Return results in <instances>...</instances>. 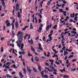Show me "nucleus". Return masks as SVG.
<instances>
[{
    "label": "nucleus",
    "instance_id": "393cba45",
    "mask_svg": "<svg viewBox=\"0 0 78 78\" xmlns=\"http://www.w3.org/2000/svg\"><path fill=\"white\" fill-rule=\"evenodd\" d=\"M69 77V76H66V75H65L63 76L64 78H68Z\"/></svg>",
    "mask_w": 78,
    "mask_h": 78
},
{
    "label": "nucleus",
    "instance_id": "c756f323",
    "mask_svg": "<svg viewBox=\"0 0 78 78\" xmlns=\"http://www.w3.org/2000/svg\"><path fill=\"white\" fill-rule=\"evenodd\" d=\"M59 12H62L63 13V9H59Z\"/></svg>",
    "mask_w": 78,
    "mask_h": 78
},
{
    "label": "nucleus",
    "instance_id": "774afa93",
    "mask_svg": "<svg viewBox=\"0 0 78 78\" xmlns=\"http://www.w3.org/2000/svg\"><path fill=\"white\" fill-rule=\"evenodd\" d=\"M75 70H76V69H72L71 70V71H75Z\"/></svg>",
    "mask_w": 78,
    "mask_h": 78
},
{
    "label": "nucleus",
    "instance_id": "ddd939ff",
    "mask_svg": "<svg viewBox=\"0 0 78 78\" xmlns=\"http://www.w3.org/2000/svg\"><path fill=\"white\" fill-rule=\"evenodd\" d=\"M31 50L33 52H35V50L34 49V48H33V46H31Z\"/></svg>",
    "mask_w": 78,
    "mask_h": 78
},
{
    "label": "nucleus",
    "instance_id": "09e8293b",
    "mask_svg": "<svg viewBox=\"0 0 78 78\" xmlns=\"http://www.w3.org/2000/svg\"><path fill=\"white\" fill-rule=\"evenodd\" d=\"M50 3H51V2H49V1L48 2L47 4V5H50Z\"/></svg>",
    "mask_w": 78,
    "mask_h": 78
},
{
    "label": "nucleus",
    "instance_id": "0e129e2a",
    "mask_svg": "<svg viewBox=\"0 0 78 78\" xmlns=\"http://www.w3.org/2000/svg\"><path fill=\"white\" fill-rule=\"evenodd\" d=\"M66 11H69V8L67 7L66 8Z\"/></svg>",
    "mask_w": 78,
    "mask_h": 78
},
{
    "label": "nucleus",
    "instance_id": "c9c22d12",
    "mask_svg": "<svg viewBox=\"0 0 78 78\" xmlns=\"http://www.w3.org/2000/svg\"><path fill=\"white\" fill-rule=\"evenodd\" d=\"M19 8V7H16V9L17 11H18Z\"/></svg>",
    "mask_w": 78,
    "mask_h": 78
},
{
    "label": "nucleus",
    "instance_id": "a211bd4d",
    "mask_svg": "<svg viewBox=\"0 0 78 78\" xmlns=\"http://www.w3.org/2000/svg\"><path fill=\"white\" fill-rule=\"evenodd\" d=\"M28 27V26H27L25 27L24 28H23V31H25V30H26V29H27V28Z\"/></svg>",
    "mask_w": 78,
    "mask_h": 78
},
{
    "label": "nucleus",
    "instance_id": "c03bdc74",
    "mask_svg": "<svg viewBox=\"0 0 78 78\" xmlns=\"http://www.w3.org/2000/svg\"><path fill=\"white\" fill-rule=\"evenodd\" d=\"M63 3L64 4H66V3H67V2H66L65 1H63Z\"/></svg>",
    "mask_w": 78,
    "mask_h": 78
},
{
    "label": "nucleus",
    "instance_id": "ea45409f",
    "mask_svg": "<svg viewBox=\"0 0 78 78\" xmlns=\"http://www.w3.org/2000/svg\"><path fill=\"white\" fill-rule=\"evenodd\" d=\"M5 67L6 69H10V67L9 66L6 67V66H5Z\"/></svg>",
    "mask_w": 78,
    "mask_h": 78
},
{
    "label": "nucleus",
    "instance_id": "2f4dec72",
    "mask_svg": "<svg viewBox=\"0 0 78 78\" xmlns=\"http://www.w3.org/2000/svg\"><path fill=\"white\" fill-rule=\"evenodd\" d=\"M39 48L41 51H43V49H42V48L41 47H39Z\"/></svg>",
    "mask_w": 78,
    "mask_h": 78
},
{
    "label": "nucleus",
    "instance_id": "f03ea898",
    "mask_svg": "<svg viewBox=\"0 0 78 78\" xmlns=\"http://www.w3.org/2000/svg\"><path fill=\"white\" fill-rule=\"evenodd\" d=\"M20 40H19V41H17L16 42V43L17 44L18 47L19 48H20V44H21V43H22V42H20ZM19 41L20 42H19Z\"/></svg>",
    "mask_w": 78,
    "mask_h": 78
},
{
    "label": "nucleus",
    "instance_id": "4468645a",
    "mask_svg": "<svg viewBox=\"0 0 78 78\" xmlns=\"http://www.w3.org/2000/svg\"><path fill=\"white\" fill-rule=\"evenodd\" d=\"M27 36H28V40L29 39H30V37H31V36H30V34H29V35L28 34H26V37H27Z\"/></svg>",
    "mask_w": 78,
    "mask_h": 78
},
{
    "label": "nucleus",
    "instance_id": "dca6fc26",
    "mask_svg": "<svg viewBox=\"0 0 78 78\" xmlns=\"http://www.w3.org/2000/svg\"><path fill=\"white\" fill-rule=\"evenodd\" d=\"M2 6L4 7H5V1H3L2 2Z\"/></svg>",
    "mask_w": 78,
    "mask_h": 78
},
{
    "label": "nucleus",
    "instance_id": "e433bc0d",
    "mask_svg": "<svg viewBox=\"0 0 78 78\" xmlns=\"http://www.w3.org/2000/svg\"><path fill=\"white\" fill-rule=\"evenodd\" d=\"M10 47H13V48H14V44H10Z\"/></svg>",
    "mask_w": 78,
    "mask_h": 78
},
{
    "label": "nucleus",
    "instance_id": "1a4fd4ad",
    "mask_svg": "<svg viewBox=\"0 0 78 78\" xmlns=\"http://www.w3.org/2000/svg\"><path fill=\"white\" fill-rule=\"evenodd\" d=\"M22 46L21 48V49L22 50H23V46H24V44H23L22 43V44H21L20 46Z\"/></svg>",
    "mask_w": 78,
    "mask_h": 78
},
{
    "label": "nucleus",
    "instance_id": "338daca9",
    "mask_svg": "<svg viewBox=\"0 0 78 78\" xmlns=\"http://www.w3.org/2000/svg\"><path fill=\"white\" fill-rule=\"evenodd\" d=\"M19 58H21V59H22V55H21L20 56H19Z\"/></svg>",
    "mask_w": 78,
    "mask_h": 78
},
{
    "label": "nucleus",
    "instance_id": "39448f33",
    "mask_svg": "<svg viewBox=\"0 0 78 78\" xmlns=\"http://www.w3.org/2000/svg\"><path fill=\"white\" fill-rule=\"evenodd\" d=\"M44 1H42L41 2H41H40L39 7V8H40V7H41V8H42V4H43V3H44Z\"/></svg>",
    "mask_w": 78,
    "mask_h": 78
},
{
    "label": "nucleus",
    "instance_id": "5701e85b",
    "mask_svg": "<svg viewBox=\"0 0 78 78\" xmlns=\"http://www.w3.org/2000/svg\"><path fill=\"white\" fill-rule=\"evenodd\" d=\"M23 70L24 71V74H25V75H26L27 74V72H26V70L25 69H23Z\"/></svg>",
    "mask_w": 78,
    "mask_h": 78
},
{
    "label": "nucleus",
    "instance_id": "f8f14e48",
    "mask_svg": "<svg viewBox=\"0 0 78 78\" xmlns=\"http://www.w3.org/2000/svg\"><path fill=\"white\" fill-rule=\"evenodd\" d=\"M6 76L8 78H12V76L9 74H7Z\"/></svg>",
    "mask_w": 78,
    "mask_h": 78
},
{
    "label": "nucleus",
    "instance_id": "4be33fe9",
    "mask_svg": "<svg viewBox=\"0 0 78 78\" xmlns=\"http://www.w3.org/2000/svg\"><path fill=\"white\" fill-rule=\"evenodd\" d=\"M19 75L22 76V77H23V76L22 75V72L21 71L20 73H19Z\"/></svg>",
    "mask_w": 78,
    "mask_h": 78
},
{
    "label": "nucleus",
    "instance_id": "7ed1b4c3",
    "mask_svg": "<svg viewBox=\"0 0 78 78\" xmlns=\"http://www.w3.org/2000/svg\"><path fill=\"white\" fill-rule=\"evenodd\" d=\"M21 51H22V52H21V51H20L19 52V54L20 55H22V54H25V51H24V49H23L21 50Z\"/></svg>",
    "mask_w": 78,
    "mask_h": 78
},
{
    "label": "nucleus",
    "instance_id": "bb28decb",
    "mask_svg": "<svg viewBox=\"0 0 78 78\" xmlns=\"http://www.w3.org/2000/svg\"><path fill=\"white\" fill-rule=\"evenodd\" d=\"M27 55H28V56H32V55L30 54V52H28Z\"/></svg>",
    "mask_w": 78,
    "mask_h": 78
},
{
    "label": "nucleus",
    "instance_id": "412c9836",
    "mask_svg": "<svg viewBox=\"0 0 78 78\" xmlns=\"http://www.w3.org/2000/svg\"><path fill=\"white\" fill-rule=\"evenodd\" d=\"M11 26V24L9 22H8L7 24V27H9Z\"/></svg>",
    "mask_w": 78,
    "mask_h": 78
},
{
    "label": "nucleus",
    "instance_id": "3c124183",
    "mask_svg": "<svg viewBox=\"0 0 78 78\" xmlns=\"http://www.w3.org/2000/svg\"><path fill=\"white\" fill-rule=\"evenodd\" d=\"M3 47H1V52H3Z\"/></svg>",
    "mask_w": 78,
    "mask_h": 78
},
{
    "label": "nucleus",
    "instance_id": "f257e3e1",
    "mask_svg": "<svg viewBox=\"0 0 78 78\" xmlns=\"http://www.w3.org/2000/svg\"><path fill=\"white\" fill-rule=\"evenodd\" d=\"M17 36L18 37V40H20V42H22V41H23V34H21L19 36L18 35Z\"/></svg>",
    "mask_w": 78,
    "mask_h": 78
},
{
    "label": "nucleus",
    "instance_id": "20e7f679",
    "mask_svg": "<svg viewBox=\"0 0 78 78\" xmlns=\"http://www.w3.org/2000/svg\"><path fill=\"white\" fill-rule=\"evenodd\" d=\"M27 71L29 72V73L30 74V73H31V70L30 69V67H29V66L27 67Z\"/></svg>",
    "mask_w": 78,
    "mask_h": 78
},
{
    "label": "nucleus",
    "instance_id": "680f3d73",
    "mask_svg": "<svg viewBox=\"0 0 78 78\" xmlns=\"http://www.w3.org/2000/svg\"><path fill=\"white\" fill-rule=\"evenodd\" d=\"M53 74H54V75H56V74H57V73L56 72H54L53 73Z\"/></svg>",
    "mask_w": 78,
    "mask_h": 78
},
{
    "label": "nucleus",
    "instance_id": "f704fd0d",
    "mask_svg": "<svg viewBox=\"0 0 78 78\" xmlns=\"http://www.w3.org/2000/svg\"><path fill=\"white\" fill-rule=\"evenodd\" d=\"M52 36V34H49L48 35V37H51Z\"/></svg>",
    "mask_w": 78,
    "mask_h": 78
},
{
    "label": "nucleus",
    "instance_id": "bf43d9fd",
    "mask_svg": "<svg viewBox=\"0 0 78 78\" xmlns=\"http://www.w3.org/2000/svg\"><path fill=\"white\" fill-rule=\"evenodd\" d=\"M6 57V55H5V54L3 56V58H5Z\"/></svg>",
    "mask_w": 78,
    "mask_h": 78
},
{
    "label": "nucleus",
    "instance_id": "72a5a7b5",
    "mask_svg": "<svg viewBox=\"0 0 78 78\" xmlns=\"http://www.w3.org/2000/svg\"><path fill=\"white\" fill-rule=\"evenodd\" d=\"M56 27H57V25H55L53 27V28H54V29H55V30H56Z\"/></svg>",
    "mask_w": 78,
    "mask_h": 78
},
{
    "label": "nucleus",
    "instance_id": "0eeeda50",
    "mask_svg": "<svg viewBox=\"0 0 78 78\" xmlns=\"http://www.w3.org/2000/svg\"><path fill=\"white\" fill-rule=\"evenodd\" d=\"M42 27H39V30H37L38 32H39V33H41V31H42Z\"/></svg>",
    "mask_w": 78,
    "mask_h": 78
},
{
    "label": "nucleus",
    "instance_id": "de8ad7c7",
    "mask_svg": "<svg viewBox=\"0 0 78 78\" xmlns=\"http://www.w3.org/2000/svg\"><path fill=\"white\" fill-rule=\"evenodd\" d=\"M14 51H15V49H13V51H12V53H13V54H15V53H16L14 52Z\"/></svg>",
    "mask_w": 78,
    "mask_h": 78
},
{
    "label": "nucleus",
    "instance_id": "e2e57ef3",
    "mask_svg": "<svg viewBox=\"0 0 78 78\" xmlns=\"http://www.w3.org/2000/svg\"><path fill=\"white\" fill-rule=\"evenodd\" d=\"M21 61L23 62H25V59H22H22H21Z\"/></svg>",
    "mask_w": 78,
    "mask_h": 78
},
{
    "label": "nucleus",
    "instance_id": "f3484780",
    "mask_svg": "<svg viewBox=\"0 0 78 78\" xmlns=\"http://www.w3.org/2000/svg\"><path fill=\"white\" fill-rule=\"evenodd\" d=\"M20 12H19L18 13V17L19 19L20 18Z\"/></svg>",
    "mask_w": 78,
    "mask_h": 78
},
{
    "label": "nucleus",
    "instance_id": "7c9ffc66",
    "mask_svg": "<svg viewBox=\"0 0 78 78\" xmlns=\"http://www.w3.org/2000/svg\"><path fill=\"white\" fill-rule=\"evenodd\" d=\"M42 68V67L41 66H39L38 67V69L39 70L40 72H41V68Z\"/></svg>",
    "mask_w": 78,
    "mask_h": 78
},
{
    "label": "nucleus",
    "instance_id": "a18cd8bd",
    "mask_svg": "<svg viewBox=\"0 0 78 78\" xmlns=\"http://www.w3.org/2000/svg\"><path fill=\"white\" fill-rule=\"evenodd\" d=\"M73 21V20H72V19H70L69 22H72Z\"/></svg>",
    "mask_w": 78,
    "mask_h": 78
},
{
    "label": "nucleus",
    "instance_id": "864d4df0",
    "mask_svg": "<svg viewBox=\"0 0 78 78\" xmlns=\"http://www.w3.org/2000/svg\"><path fill=\"white\" fill-rule=\"evenodd\" d=\"M5 39V37H2L1 38V41H3V39Z\"/></svg>",
    "mask_w": 78,
    "mask_h": 78
},
{
    "label": "nucleus",
    "instance_id": "6e6d98bb",
    "mask_svg": "<svg viewBox=\"0 0 78 78\" xmlns=\"http://www.w3.org/2000/svg\"><path fill=\"white\" fill-rule=\"evenodd\" d=\"M16 7H19V3H17L16 4Z\"/></svg>",
    "mask_w": 78,
    "mask_h": 78
},
{
    "label": "nucleus",
    "instance_id": "a19ab883",
    "mask_svg": "<svg viewBox=\"0 0 78 78\" xmlns=\"http://www.w3.org/2000/svg\"><path fill=\"white\" fill-rule=\"evenodd\" d=\"M38 45L39 47H42V45H41V44L40 43H38Z\"/></svg>",
    "mask_w": 78,
    "mask_h": 78
},
{
    "label": "nucleus",
    "instance_id": "8fccbe9b",
    "mask_svg": "<svg viewBox=\"0 0 78 78\" xmlns=\"http://www.w3.org/2000/svg\"><path fill=\"white\" fill-rule=\"evenodd\" d=\"M3 27V30H6V27H5V26H4Z\"/></svg>",
    "mask_w": 78,
    "mask_h": 78
},
{
    "label": "nucleus",
    "instance_id": "603ef678",
    "mask_svg": "<svg viewBox=\"0 0 78 78\" xmlns=\"http://www.w3.org/2000/svg\"><path fill=\"white\" fill-rule=\"evenodd\" d=\"M45 64L46 66H49V64H48L47 62Z\"/></svg>",
    "mask_w": 78,
    "mask_h": 78
},
{
    "label": "nucleus",
    "instance_id": "b1692460",
    "mask_svg": "<svg viewBox=\"0 0 78 78\" xmlns=\"http://www.w3.org/2000/svg\"><path fill=\"white\" fill-rule=\"evenodd\" d=\"M77 19H78V17H75L74 18V20H75V21H78V20H77Z\"/></svg>",
    "mask_w": 78,
    "mask_h": 78
},
{
    "label": "nucleus",
    "instance_id": "473e14b6",
    "mask_svg": "<svg viewBox=\"0 0 78 78\" xmlns=\"http://www.w3.org/2000/svg\"><path fill=\"white\" fill-rule=\"evenodd\" d=\"M50 25L49 26V25H48V27L49 28V27L50 28H51V27H52V24H51V23H50Z\"/></svg>",
    "mask_w": 78,
    "mask_h": 78
},
{
    "label": "nucleus",
    "instance_id": "9b49d317",
    "mask_svg": "<svg viewBox=\"0 0 78 78\" xmlns=\"http://www.w3.org/2000/svg\"><path fill=\"white\" fill-rule=\"evenodd\" d=\"M35 60L37 62H39V58H38V57L37 56L35 57Z\"/></svg>",
    "mask_w": 78,
    "mask_h": 78
},
{
    "label": "nucleus",
    "instance_id": "4d7b16f0",
    "mask_svg": "<svg viewBox=\"0 0 78 78\" xmlns=\"http://www.w3.org/2000/svg\"><path fill=\"white\" fill-rule=\"evenodd\" d=\"M69 61V60H66V64H69V62L68 61Z\"/></svg>",
    "mask_w": 78,
    "mask_h": 78
},
{
    "label": "nucleus",
    "instance_id": "49530a36",
    "mask_svg": "<svg viewBox=\"0 0 78 78\" xmlns=\"http://www.w3.org/2000/svg\"><path fill=\"white\" fill-rule=\"evenodd\" d=\"M38 21H39V23H41V22H42V21L41 20V19H39Z\"/></svg>",
    "mask_w": 78,
    "mask_h": 78
},
{
    "label": "nucleus",
    "instance_id": "13d9d810",
    "mask_svg": "<svg viewBox=\"0 0 78 78\" xmlns=\"http://www.w3.org/2000/svg\"><path fill=\"white\" fill-rule=\"evenodd\" d=\"M44 55L45 56H47V53H46V52L44 51Z\"/></svg>",
    "mask_w": 78,
    "mask_h": 78
},
{
    "label": "nucleus",
    "instance_id": "37998d69",
    "mask_svg": "<svg viewBox=\"0 0 78 78\" xmlns=\"http://www.w3.org/2000/svg\"><path fill=\"white\" fill-rule=\"evenodd\" d=\"M12 34L13 35H15V33H14V31H12Z\"/></svg>",
    "mask_w": 78,
    "mask_h": 78
},
{
    "label": "nucleus",
    "instance_id": "052dcab7",
    "mask_svg": "<svg viewBox=\"0 0 78 78\" xmlns=\"http://www.w3.org/2000/svg\"><path fill=\"white\" fill-rule=\"evenodd\" d=\"M54 55L55 56H56V58L58 57V55H56L55 54H54Z\"/></svg>",
    "mask_w": 78,
    "mask_h": 78
},
{
    "label": "nucleus",
    "instance_id": "2eb2a0df",
    "mask_svg": "<svg viewBox=\"0 0 78 78\" xmlns=\"http://www.w3.org/2000/svg\"><path fill=\"white\" fill-rule=\"evenodd\" d=\"M44 71H42L41 73V76H42V77H43V78H44Z\"/></svg>",
    "mask_w": 78,
    "mask_h": 78
},
{
    "label": "nucleus",
    "instance_id": "c85d7f7f",
    "mask_svg": "<svg viewBox=\"0 0 78 78\" xmlns=\"http://www.w3.org/2000/svg\"><path fill=\"white\" fill-rule=\"evenodd\" d=\"M43 40L44 42L46 41V40H45V36L43 37Z\"/></svg>",
    "mask_w": 78,
    "mask_h": 78
},
{
    "label": "nucleus",
    "instance_id": "423d86ee",
    "mask_svg": "<svg viewBox=\"0 0 78 78\" xmlns=\"http://www.w3.org/2000/svg\"><path fill=\"white\" fill-rule=\"evenodd\" d=\"M15 25L16 26V29H17L18 28H19V23H18V22H16L15 23Z\"/></svg>",
    "mask_w": 78,
    "mask_h": 78
},
{
    "label": "nucleus",
    "instance_id": "cd10ccee",
    "mask_svg": "<svg viewBox=\"0 0 78 78\" xmlns=\"http://www.w3.org/2000/svg\"><path fill=\"white\" fill-rule=\"evenodd\" d=\"M64 56H66V55H67V54H68V53L67 52V51H65L64 52Z\"/></svg>",
    "mask_w": 78,
    "mask_h": 78
},
{
    "label": "nucleus",
    "instance_id": "5fc2aeb1",
    "mask_svg": "<svg viewBox=\"0 0 78 78\" xmlns=\"http://www.w3.org/2000/svg\"><path fill=\"white\" fill-rule=\"evenodd\" d=\"M44 78H48V76L47 75H45L44 76Z\"/></svg>",
    "mask_w": 78,
    "mask_h": 78
},
{
    "label": "nucleus",
    "instance_id": "58836bf2",
    "mask_svg": "<svg viewBox=\"0 0 78 78\" xmlns=\"http://www.w3.org/2000/svg\"><path fill=\"white\" fill-rule=\"evenodd\" d=\"M31 61L32 62H34V60H33V56L32 57V58L31 59Z\"/></svg>",
    "mask_w": 78,
    "mask_h": 78
},
{
    "label": "nucleus",
    "instance_id": "6e6552de",
    "mask_svg": "<svg viewBox=\"0 0 78 78\" xmlns=\"http://www.w3.org/2000/svg\"><path fill=\"white\" fill-rule=\"evenodd\" d=\"M28 41L29 42V44H30V43L31 44H34V43L33 42V41L32 40H31L30 41L28 40Z\"/></svg>",
    "mask_w": 78,
    "mask_h": 78
},
{
    "label": "nucleus",
    "instance_id": "69168bd1",
    "mask_svg": "<svg viewBox=\"0 0 78 78\" xmlns=\"http://www.w3.org/2000/svg\"><path fill=\"white\" fill-rule=\"evenodd\" d=\"M12 75H14V74H16V72H13L12 73Z\"/></svg>",
    "mask_w": 78,
    "mask_h": 78
},
{
    "label": "nucleus",
    "instance_id": "9d476101",
    "mask_svg": "<svg viewBox=\"0 0 78 78\" xmlns=\"http://www.w3.org/2000/svg\"><path fill=\"white\" fill-rule=\"evenodd\" d=\"M20 34H23V32H21L20 31L18 32L17 35V36H19Z\"/></svg>",
    "mask_w": 78,
    "mask_h": 78
},
{
    "label": "nucleus",
    "instance_id": "4c0bfd02",
    "mask_svg": "<svg viewBox=\"0 0 78 78\" xmlns=\"http://www.w3.org/2000/svg\"><path fill=\"white\" fill-rule=\"evenodd\" d=\"M49 29H50V28L48 27V26H47V27L46 28V31H48Z\"/></svg>",
    "mask_w": 78,
    "mask_h": 78
},
{
    "label": "nucleus",
    "instance_id": "79ce46f5",
    "mask_svg": "<svg viewBox=\"0 0 78 78\" xmlns=\"http://www.w3.org/2000/svg\"><path fill=\"white\" fill-rule=\"evenodd\" d=\"M49 61L51 62H54V60H49Z\"/></svg>",
    "mask_w": 78,
    "mask_h": 78
},
{
    "label": "nucleus",
    "instance_id": "a878e982",
    "mask_svg": "<svg viewBox=\"0 0 78 78\" xmlns=\"http://www.w3.org/2000/svg\"><path fill=\"white\" fill-rule=\"evenodd\" d=\"M13 68H14V69H18L17 66L16 67V65H13Z\"/></svg>",
    "mask_w": 78,
    "mask_h": 78
},
{
    "label": "nucleus",
    "instance_id": "aec40b11",
    "mask_svg": "<svg viewBox=\"0 0 78 78\" xmlns=\"http://www.w3.org/2000/svg\"><path fill=\"white\" fill-rule=\"evenodd\" d=\"M30 29H33V25H32V23H30Z\"/></svg>",
    "mask_w": 78,
    "mask_h": 78
},
{
    "label": "nucleus",
    "instance_id": "6ab92c4d",
    "mask_svg": "<svg viewBox=\"0 0 78 78\" xmlns=\"http://www.w3.org/2000/svg\"><path fill=\"white\" fill-rule=\"evenodd\" d=\"M33 70H34V72H35V73H37V69L35 68H34L33 69Z\"/></svg>",
    "mask_w": 78,
    "mask_h": 78
}]
</instances>
